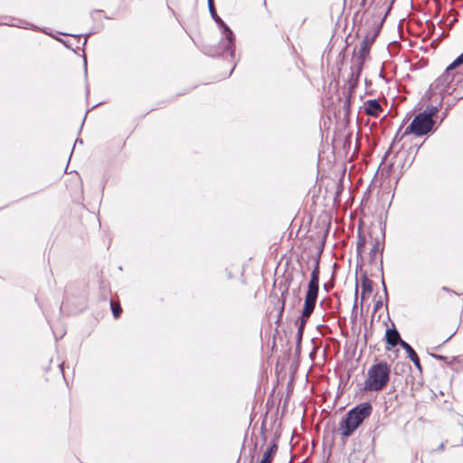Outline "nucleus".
<instances>
[{
  "label": "nucleus",
  "mask_w": 463,
  "mask_h": 463,
  "mask_svg": "<svg viewBox=\"0 0 463 463\" xmlns=\"http://www.w3.org/2000/svg\"><path fill=\"white\" fill-rule=\"evenodd\" d=\"M319 259L320 256L315 258V265L311 272V278L307 285V290L305 296L304 307L301 313V317L298 320V340H301L304 328L306 324L314 312L316 303L318 297L319 290Z\"/></svg>",
  "instance_id": "f257e3e1"
},
{
  "label": "nucleus",
  "mask_w": 463,
  "mask_h": 463,
  "mask_svg": "<svg viewBox=\"0 0 463 463\" xmlns=\"http://www.w3.org/2000/svg\"><path fill=\"white\" fill-rule=\"evenodd\" d=\"M373 412L369 402H363L351 409L340 421L338 431L343 439L350 437Z\"/></svg>",
  "instance_id": "f03ea898"
},
{
  "label": "nucleus",
  "mask_w": 463,
  "mask_h": 463,
  "mask_svg": "<svg viewBox=\"0 0 463 463\" xmlns=\"http://www.w3.org/2000/svg\"><path fill=\"white\" fill-rule=\"evenodd\" d=\"M391 367L386 362H380L372 365L364 381V390L366 392H379L385 388L390 381Z\"/></svg>",
  "instance_id": "7ed1b4c3"
},
{
  "label": "nucleus",
  "mask_w": 463,
  "mask_h": 463,
  "mask_svg": "<svg viewBox=\"0 0 463 463\" xmlns=\"http://www.w3.org/2000/svg\"><path fill=\"white\" fill-rule=\"evenodd\" d=\"M207 1L211 16L222 30V39L220 41V44L224 52H229L231 57H233L235 53L234 33L218 15V12L215 10L213 0Z\"/></svg>",
  "instance_id": "20e7f679"
},
{
  "label": "nucleus",
  "mask_w": 463,
  "mask_h": 463,
  "mask_svg": "<svg viewBox=\"0 0 463 463\" xmlns=\"http://www.w3.org/2000/svg\"><path fill=\"white\" fill-rule=\"evenodd\" d=\"M435 121L429 115L417 114L411 124L406 128L403 135L414 134L417 137L427 135L433 130Z\"/></svg>",
  "instance_id": "39448f33"
},
{
  "label": "nucleus",
  "mask_w": 463,
  "mask_h": 463,
  "mask_svg": "<svg viewBox=\"0 0 463 463\" xmlns=\"http://www.w3.org/2000/svg\"><path fill=\"white\" fill-rule=\"evenodd\" d=\"M451 71L452 70H449L448 66L445 71L430 84L428 91L426 92V97L429 99H431L436 95L442 97L445 92L449 90L450 84L454 79V74L451 73Z\"/></svg>",
  "instance_id": "423d86ee"
},
{
  "label": "nucleus",
  "mask_w": 463,
  "mask_h": 463,
  "mask_svg": "<svg viewBox=\"0 0 463 463\" xmlns=\"http://www.w3.org/2000/svg\"><path fill=\"white\" fill-rule=\"evenodd\" d=\"M385 340L388 345L394 347L398 345L402 346V342H405L401 338L400 333L396 328H390L386 330Z\"/></svg>",
  "instance_id": "0eeeda50"
},
{
  "label": "nucleus",
  "mask_w": 463,
  "mask_h": 463,
  "mask_svg": "<svg viewBox=\"0 0 463 463\" xmlns=\"http://www.w3.org/2000/svg\"><path fill=\"white\" fill-rule=\"evenodd\" d=\"M382 111V106L376 99H369L364 103V112L368 116L378 117Z\"/></svg>",
  "instance_id": "6e6552de"
},
{
  "label": "nucleus",
  "mask_w": 463,
  "mask_h": 463,
  "mask_svg": "<svg viewBox=\"0 0 463 463\" xmlns=\"http://www.w3.org/2000/svg\"><path fill=\"white\" fill-rule=\"evenodd\" d=\"M372 41H370L367 37L364 38L359 46V49L355 52L354 59L365 61L366 57L369 55L370 48H371Z\"/></svg>",
  "instance_id": "1a4fd4ad"
},
{
  "label": "nucleus",
  "mask_w": 463,
  "mask_h": 463,
  "mask_svg": "<svg viewBox=\"0 0 463 463\" xmlns=\"http://www.w3.org/2000/svg\"><path fill=\"white\" fill-rule=\"evenodd\" d=\"M402 347L406 352L408 357L414 364L416 368L421 371L422 367L420 362V358L415 350L407 342H402Z\"/></svg>",
  "instance_id": "9d476101"
},
{
  "label": "nucleus",
  "mask_w": 463,
  "mask_h": 463,
  "mask_svg": "<svg viewBox=\"0 0 463 463\" xmlns=\"http://www.w3.org/2000/svg\"><path fill=\"white\" fill-rule=\"evenodd\" d=\"M361 298H364L365 294H370L373 290V281L369 279L366 275H364L361 279Z\"/></svg>",
  "instance_id": "9b49d317"
},
{
  "label": "nucleus",
  "mask_w": 463,
  "mask_h": 463,
  "mask_svg": "<svg viewBox=\"0 0 463 463\" xmlns=\"http://www.w3.org/2000/svg\"><path fill=\"white\" fill-rule=\"evenodd\" d=\"M364 61L354 59L352 60V65H351V71H352V77H355L356 79L359 78L364 65Z\"/></svg>",
  "instance_id": "f8f14e48"
},
{
  "label": "nucleus",
  "mask_w": 463,
  "mask_h": 463,
  "mask_svg": "<svg viewBox=\"0 0 463 463\" xmlns=\"http://www.w3.org/2000/svg\"><path fill=\"white\" fill-rule=\"evenodd\" d=\"M278 446L273 443L264 453L262 459L260 463H271L275 453L277 452Z\"/></svg>",
  "instance_id": "ddd939ff"
},
{
  "label": "nucleus",
  "mask_w": 463,
  "mask_h": 463,
  "mask_svg": "<svg viewBox=\"0 0 463 463\" xmlns=\"http://www.w3.org/2000/svg\"><path fill=\"white\" fill-rule=\"evenodd\" d=\"M443 97L439 98V105L438 106H430L428 107L426 110L423 112H420L421 114L429 115L430 118H433V117L439 112L441 104H442Z\"/></svg>",
  "instance_id": "4468645a"
},
{
  "label": "nucleus",
  "mask_w": 463,
  "mask_h": 463,
  "mask_svg": "<svg viewBox=\"0 0 463 463\" xmlns=\"http://www.w3.org/2000/svg\"><path fill=\"white\" fill-rule=\"evenodd\" d=\"M365 243H366L365 237L361 232H359L358 233V241L356 243V250H357L358 254H361L363 252Z\"/></svg>",
  "instance_id": "2eb2a0df"
},
{
  "label": "nucleus",
  "mask_w": 463,
  "mask_h": 463,
  "mask_svg": "<svg viewBox=\"0 0 463 463\" xmlns=\"http://www.w3.org/2000/svg\"><path fill=\"white\" fill-rule=\"evenodd\" d=\"M110 307H111V310H112L113 316L116 318L119 317V316H120V314L122 312V309H121V307H120L119 303L115 302V301H111L110 302Z\"/></svg>",
  "instance_id": "dca6fc26"
},
{
  "label": "nucleus",
  "mask_w": 463,
  "mask_h": 463,
  "mask_svg": "<svg viewBox=\"0 0 463 463\" xmlns=\"http://www.w3.org/2000/svg\"><path fill=\"white\" fill-rule=\"evenodd\" d=\"M380 246H381V243H380L379 241H375L373 243V247H372V249L370 250V256H371L372 260L375 258L376 253L379 251Z\"/></svg>",
  "instance_id": "f3484780"
},
{
  "label": "nucleus",
  "mask_w": 463,
  "mask_h": 463,
  "mask_svg": "<svg viewBox=\"0 0 463 463\" xmlns=\"http://www.w3.org/2000/svg\"><path fill=\"white\" fill-rule=\"evenodd\" d=\"M461 64H463V52L452 63L449 65V70H454Z\"/></svg>",
  "instance_id": "a211bd4d"
},
{
  "label": "nucleus",
  "mask_w": 463,
  "mask_h": 463,
  "mask_svg": "<svg viewBox=\"0 0 463 463\" xmlns=\"http://www.w3.org/2000/svg\"><path fill=\"white\" fill-rule=\"evenodd\" d=\"M401 130V128L399 129ZM405 135L402 134L400 135V131H398L393 138L392 145L396 142H400Z\"/></svg>",
  "instance_id": "6ab92c4d"
},
{
  "label": "nucleus",
  "mask_w": 463,
  "mask_h": 463,
  "mask_svg": "<svg viewBox=\"0 0 463 463\" xmlns=\"http://www.w3.org/2000/svg\"><path fill=\"white\" fill-rule=\"evenodd\" d=\"M433 356H434L436 359L439 360V361H443V362L448 363L449 357H447V356L440 355V354H434Z\"/></svg>",
  "instance_id": "aec40b11"
},
{
  "label": "nucleus",
  "mask_w": 463,
  "mask_h": 463,
  "mask_svg": "<svg viewBox=\"0 0 463 463\" xmlns=\"http://www.w3.org/2000/svg\"><path fill=\"white\" fill-rule=\"evenodd\" d=\"M324 288H325V289H326V291H328V286H327V284H325V285H324Z\"/></svg>",
  "instance_id": "412c9836"
},
{
  "label": "nucleus",
  "mask_w": 463,
  "mask_h": 463,
  "mask_svg": "<svg viewBox=\"0 0 463 463\" xmlns=\"http://www.w3.org/2000/svg\"><path fill=\"white\" fill-rule=\"evenodd\" d=\"M365 2H366V0H362L361 5H365Z\"/></svg>",
  "instance_id": "4be33fe9"
}]
</instances>
